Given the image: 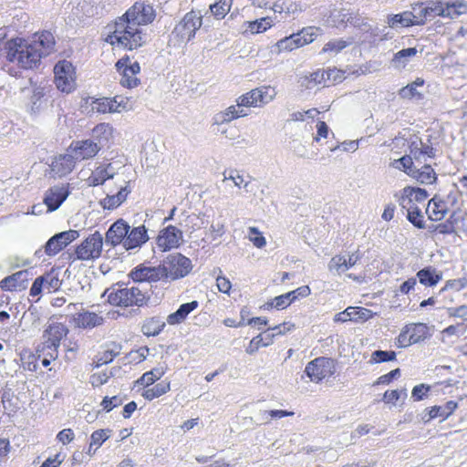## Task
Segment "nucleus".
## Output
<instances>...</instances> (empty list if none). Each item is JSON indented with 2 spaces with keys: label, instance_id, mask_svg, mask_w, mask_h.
<instances>
[{
  "label": "nucleus",
  "instance_id": "30",
  "mask_svg": "<svg viewBox=\"0 0 467 467\" xmlns=\"http://www.w3.org/2000/svg\"><path fill=\"white\" fill-rule=\"evenodd\" d=\"M443 18L453 19L462 15L467 14V2L465 0L442 1Z\"/></svg>",
  "mask_w": 467,
  "mask_h": 467
},
{
  "label": "nucleus",
  "instance_id": "62",
  "mask_svg": "<svg viewBox=\"0 0 467 467\" xmlns=\"http://www.w3.org/2000/svg\"><path fill=\"white\" fill-rule=\"evenodd\" d=\"M262 347H265V345L264 343L263 335L259 334L251 339V341L249 342V344L246 348V352L248 354H254Z\"/></svg>",
  "mask_w": 467,
  "mask_h": 467
},
{
  "label": "nucleus",
  "instance_id": "24",
  "mask_svg": "<svg viewBox=\"0 0 467 467\" xmlns=\"http://www.w3.org/2000/svg\"><path fill=\"white\" fill-rule=\"evenodd\" d=\"M130 230V225L123 220H117L106 233V241L112 246H117L120 244L124 245V241Z\"/></svg>",
  "mask_w": 467,
  "mask_h": 467
},
{
  "label": "nucleus",
  "instance_id": "20",
  "mask_svg": "<svg viewBox=\"0 0 467 467\" xmlns=\"http://www.w3.org/2000/svg\"><path fill=\"white\" fill-rule=\"evenodd\" d=\"M441 0H429L426 2H417L412 5V9L419 13L417 19H419V26H423L430 17L443 16V7Z\"/></svg>",
  "mask_w": 467,
  "mask_h": 467
},
{
  "label": "nucleus",
  "instance_id": "60",
  "mask_svg": "<svg viewBox=\"0 0 467 467\" xmlns=\"http://www.w3.org/2000/svg\"><path fill=\"white\" fill-rule=\"evenodd\" d=\"M401 394L404 396V398L407 397L406 389L401 390L388 389L383 395V400L385 403L395 404L400 400Z\"/></svg>",
  "mask_w": 467,
  "mask_h": 467
},
{
  "label": "nucleus",
  "instance_id": "59",
  "mask_svg": "<svg viewBox=\"0 0 467 467\" xmlns=\"http://www.w3.org/2000/svg\"><path fill=\"white\" fill-rule=\"evenodd\" d=\"M123 403V400L120 396L105 397L100 402V406L103 410L109 412L114 408L120 406Z\"/></svg>",
  "mask_w": 467,
  "mask_h": 467
},
{
  "label": "nucleus",
  "instance_id": "38",
  "mask_svg": "<svg viewBox=\"0 0 467 467\" xmlns=\"http://www.w3.org/2000/svg\"><path fill=\"white\" fill-rule=\"evenodd\" d=\"M419 19H417V14H413L410 11H405L400 14L391 15L388 17V24L390 27H394L400 25L404 27H410L412 26H419Z\"/></svg>",
  "mask_w": 467,
  "mask_h": 467
},
{
  "label": "nucleus",
  "instance_id": "11",
  "mask_svg": "<svg viewBox=\"0 0 467 467\" xmlns=\"http://www.w3.org/2000/svg\"><path fill=\"white\" fill-rule=\"evenodd\" d=\"M116 70L120 75L119 83L127 88H134L140 84L139 74L140 66L139 62H132L130 56L125 55L115 64Z\"/></svg>",
  "mask_w": 467,
  "mask_h": 467
},
{
  "label": "nucleus",
  "instance_id": "53",
  "mask_svg": "<svg viewBox=\"0 0 467 467\" xmlns=\"http://www.w3.org/2000/svg\"><path fill=\"white\" fill-rule=\"evenodd\" d=\"M396 352L393 350L385 351V350H376L372 352L369 363L377 364L383 363L388 361H393L396 359Z\"/></svg>",
  "mask_w": 467,
  "mask_h": 467
},
{
  "label": "nucleus",
  "instance_id": "49",
  "mask_svg": "<svg viewBox=\"0 0 467 467\" xmlns=\"http://www.w3.org/2000/svg\"><path fill=\"white\" fill-rule=\"evenodd\" d=\"M297 36L296 33L291 34L288 36H285L282 39L278 40L276 43V47L279 52H291L297 48H300L299 44H297Z\"/></svg>",
  "mask_w": 467,
  "mask_h": 467
},
{
  "label": "nucleus",
  "instance_id": "56",
  "mask_svg": "<svg viewBox=\"0 0 467 467\" xmlns=\"http://www.w3.org/2000/svg\"><path fill=\"white\" fill-rule=\"evenodd\" d=\"M248 238L253 243V244L257 248H263L266 244L265 238L263 236V234L256 227H249L248 228Z\"/></svg>",
  "mask_w": 467,
  "mask_h": 467
},
{
  "label": "nucleus",
  "instance_id": "35",
  "mask_svg": "<svg viewBox=\"0 0 467 467\" xmlns=\"http://www.w3.org/2000/svg\"><path fill=\"white\" fill-rule=\"evenodd\" d=\"M198 306L199 303L196 300L181 305L175 312L167 317L168 324L171 326L181 324L191 312L198 307Z\"/></svg>",
  "mask_w": 467,
  "mask_h": 467
},
{
  "label": "nucleus",
  "instance_id": "37",
  "mask_svg": "<svg viewBox=\"0 0 467 467\" xmlns=\"http://www.w3.org/2000/svg\"><path fill=\"white\" fill-rule=\"evenodd\" d=\"M458 403L454 400L447 401L443 406H431L428 409V420L436 418L448 419L457 410Z\"/></svg>",
  "mask_w": 467,
  "mask_h": 467
},
{
  "label": "nucleus",
  "instance_id": "32",
  "mask_svg": "<svg viewBox=\"0 0 467 467\" xmlns=\"http://www.w3.org/2000/svg\"><path fill=\"white\" fill-rule=\"evenodd\" d=\"M447 204L444 201L436 197L429 201L426 207V213L431 221H441L447 213Z\"/></svg>",
  "mask_w": 467,
  "mask_h": 467
},
{
  "label": "nucleus",
  "instance_id": "54",
  "mask_svg": "<svg viewBox=\"0 0 467 467\" xmlns=\"http://www.w3.org/2000/svg\"><path fill=\"white\" fill-rule=\"evenodd\" d=\"M422 209L423 208H415L410 210H406L407 212V219L408 221L413 224L415 227L419 229L424 228V217L422 214Z\"/></svg>",
  "mask_w": 467,
  "mask_h": 467
},
{
  "label": "nucleus",
  "instance_id": "21",
  "mask_svg": "<svg viewBox=\"0 0 467 467\" xmlns=\"http://www.w3.org/2000/svg\"><path fill=\"white\" fill-rule=\"evenodd\" d=\"M69 184L56 185L47 190L44 197V203L48 212H54L60 207L69 195Z\"/></svg>",
  "mask_w": 467,
  "mask_h": 467
},
{
  "label": "nucleus",
  "instance_id": "14",
  "mask_svg": "<svg viewBox=\"0 0 467 467\" xmlns=\"http://www.w3.org/2000/svg\"><path fill=\"white\" fill-rule=\"evenodd\" d=\"M103 238L99 232L89 234L75 249L76 259L81 261L94 260L100 256Z\"/></svg>",
  "mask_w": 467,
  "mask_h": 467
},
{
  "label": "nucleus",
  "instance_id": "51",
  "mask_svg": "<svg viewBox=\"0 0 467 467\" xmlns=\"http://www.w3.org/2000/svg\"><path fill=\"white\" fill-rule=\"evenodd\" d=\"M149 351V348L146 346L130 350L126 356L128 363L137 365L143 362L148 357Z\"/></svg>",
  "mask_w": 467,
  "mask_h": 467
},
{
  "label": "nucleus",
  "instance_id": "3",
  "mask_svg": "<svg viewBox=\"0 0 467 467\" xmlns=\"http://www.w3.org/2000/svg\"><path fill=\"white\" fill-rule=\"evenodd\" d=\"M6 59L23 69H33L39 66L43 51L28 39L15 37L5 43Z\"/></svg>",
  "mask_w": 467,
  "mask_h": 467
},
{
  "label": "nucleus",
  "instance_id": "61",
  "mask_svg": "<svg viewBox=\"0 0 467 467\" xmlns=\"http://www.w3.org/2000/svg\"><path fill=\"white\" fill-rule=\"evenodd\" d=\"M109 438L107 431L105 430H98L93 431L90 437V446L99 447L106 441Z\"/></svg>",
  "mask_w": 467,
  "mask_h": 467
},
{
  "label": "nucleus",
  "instance_id": "12",
  "mask_svg": "<svg viewBox=\"0 0 467 467\" xmlns=\"http://www.w3.org/2000/svg\"><path fill=\"white\" fill-rule=\"evenodd\" d=\"M429 336V327L424 323H410L401 329L396 338L398 348H407L425 340Z\"/></svg>",
  "mask_w": 467,
  "mask_h": 467
},
{
  "label": "nucleus",
  "instance_id": "7",
  "mask_svg": "<svg viewBox=\"0 0 467 467\" xmlns=\"http://www.w3.org/2000/svg\"><path fill=\"white\" fill-rule=\"evenodd\" d=\"M163 279L177 280L186 276L192 269V261L185 255L176 253L169 254L161 264Z\"/></svg>",
  "mask_w": 467,
  "mask_h": 467
},
{
  "label": "nucleus",
  "instance_id": "41",
  "mask_svg": "<svg viewBox=\"0 0 467 467\" xmlns=\"http://www.w3.org/2000/svg\"><path fill=\"white\" fill-rule=\"evenodd\" d=\"M297 36V44L300 47L313 43L317 36L323 34V30L318 26H306L296 33Z\"/></svg>",
  "mask_w": 467,
  "mask_h": 467
},
{
  "label": "nucleus",
  "instance_id": "8",
  "mask_svg": "<svg viewBox=\"0 0 467 467\" xmlns=\"http://www.w3.org/2000/svg\"><path fill=\"white\" fill-rule=\"evenodd\" d=\"M54 83L57 88L69 94L77 88L76 67L70 61L59 60L54 67Z\"/></svg>",
  "mask_w": 467,
  "mask_h": 467
},
{
  "label": "nucleus",
  "instance_id": "64",
  "mask_svg": "<svg viewBox=\"0 0 467 467\" xmlns=\"http://www.w3.org/2000/svg\"><path fill=\"white\" fill-rule=\"evenodd\" d=\"M74 438L75 433L70 428L60 431L57 435V440L64 445L70 443Z\"/></svg>",
  "mask_w": 467,
  "mask_h": 467
},
{
  "label": "nucleus",
  "instance_id": "48",
  "mask_svg": "<svg viewBox=\"0 0 467 467\" xmlns=\"http://www.w3.org/2000/svg\"><path fill=\"white\" fill-rule=\"evenodd\" d=\"M39 356H36L31 349L26 348L23 349L20 353V360L22 362L23 368L29 371H36L37 369V360Z\"/></svg>",
  "mask_w": 467,
  "mask_h": 467
},
{
  "label": "nucleus",
  "instance_id": "40",
  "mask_svg": "<svg viewBox=\"0 0 467 467\" xmlns=\"http://www.w3.org/2000/svg\"><path fill=\"white\" fill-rule=\"evenodd\" d=\"M171 390V382L169 380H162L160 383L152 385L147 389H143L141 396L146 400H153L158 399Z\"/></svg>",
  "mask_w": 467,
  "mask_h": 467
},
{
  "label": "nucleus",
  "instance_id": "33",
  "mask_svg": "<svg viewBox=\"0 0 467 467\" xmlns=\"http://www.w3.org/2000/svg\"><path fill=\"white\" fill-rule=\"evenodd\" d=\"M130 193V189L129 188L128 185L121 187L116 194L107 195L105 198H103L100 201V205L103 209L114 210L126 201Z\"/></svg>",
  "mask_w": 467,
  "mask_h": 467
},
{
  "label": "nucleus",
  "instance_id": "45",
  "mask_svg": "<svg viewBox=\"0 0 467 467\" xmlns=\"http://www.w3.org/2000/svg\"><path fill=\"white\" fill-rule=\"evenodd\" d=\"M346 314H351L348 319L355 323H363L373 317L374 313L368 308L362 306H348Z\"/></svg>",
  "mask_w": 467,
  "mask_h": 467
},
{
  "label": "nucleus",
  "instance_id": "25",
  "mask_svg": "<svg viewBox=\"0 0 467 467\" xmlns=\"http://www.w3.org/2000/svg\"><path fill=\"white\" fill-rule=\"evenodd\" d=\"M28 283V272L21 270L5 277L0 282V287L5 291L25 290Z\"/></svg>",
  "mask_w": 467,
  "mask_h": 467
},
{
  "label": "nucleus",
  "instance_id": "15",
  "mask_svg": "<svg viewBox=\"0 0 467 467\" xmlns=\"http://www.w3.org/2000/svg\"><path fill=\"white\" fill-rule=\"evenodd\" d=\"M182 241V232L174 225H168L160 230L155 240L157 248L162 253L179 248Z\"/></svg>",
  "mask_w": 467,
  "mask_h": 467
},
{
  "label": "nucleus",
  "instance_id": "29",
  "mask_svg": "<svg viewBox=\"0 0 467 467\" xmlns=\"http://www.w3.org/2000/svg\"><path fill=\"white\" fill-rule=\"evenodd\" d=\"M77 162L78 161L73 157V154L67 150V153L60 154L56 158L53 162V170L59 176H65L74 170Z\"/></svg>",
  "mask_w": 467,
  "mask_h": 467
},
{
  "label": "nucleus",
  "instance_id": "26",
  "mask_svg": "<svg viewBox=\"0 0 467 467\" xmlns=\"http://www.w3.org/2000/svg\"><path fill=\"white\" fill-rule=\"evenodd\" d=\"M149 240L148 230L145 225L130 228L127 237L124 241V248L126 250H132L140 247Z\"/></svg>",
  "mask_w": 467,
  "mask_h": 467
},
{
  "label": "nucleus",
  "instance_id": "52",
  "mask_svg": "<svg viewBox=\"0 0 467 467\" xmlns=\"http://www.w3.org/2000/svg\"><path fill=\"white\" fill-rule=\"evenodd\" d=\"M120 347L115 343L108 346L102 352L99 353L98 362L99 364H108L111 362L119 354Z\"/></svg>",
  "mask_w": 467,
  "mask_h": 467
},
{
  "label": "nucleus",
  "instance_id": "58",
  "mask_svg": "<svg viewBox=\"0 0 467 467\" xmlns=\"http://www.w3.org/2000/svg\"><path fill=\"white\" fill-rule=\"evenodd\" d=\"M348 46V42L343 39H336L328 41L322 48L323 53H338Z\"/></svg>",
  "mask_w": 467,
  "mask_h": 467
},
{
  "label": "nucleus",
  "instance_id": "50",
  "mask_svg": "<svg viewBox=\"0 0 467 467\" xmlns=\"http://www.w3.org/2000/svg\"><path fill=\"white\" fill-rule=\"evenodd\" d=\"M231 0H219L210 5V10L216 19H223L230 12Z\"/></svg>",
  "mask_w": 467,
  "mask_h": 467
},
{
  "label": "nucleus",
  "instance_id": "27",
  "mask_svg": "<svg viewBox=\"0 0 467 467\" xmlns=\"http://www.w3.org/2000/svg\"><path fill=\"white\" fill-rule=\"evenodd\" d=\"M73 320L77 327L83 329L94 328L101 326L104 322L103 317L89 311L77 313Z\"/></svg>",
  "mask_w": 467,
  "mask_h": 467
},
{
  "label": "nucleus",
  "instance_id": "16",
  "mask_svg": "<svg viewBox=\"0 0 467 467\" xmlns=\"http://www.w3.org/2000/svg\"><path fill=\"white\" fill-rule=\"evenodd\" d=\"M428 198V192L426 190L406 186L402 189L400 195L398 199L399 204L402 210H410L417 208H423L425 202Z\"/></svg>",
  "mask_w": 467,
  "mask_h": 467
},
{
  "label": "nucleus",
  "instance_id": "18",
  "mask_svg": "<svg viewBox=\"0 0 467 467\" xmlns=\"http://www.w3.org/2000/svg\"><path fill=\"white\" fill-rule=\"evenodd\" d=\"M101 146L95 142L93 140H73L68 148L67 151L73 154V157L78 162L89 161L94 159L101 150Z\"/></svg>",
  "mask_w": 467,
  "mask_h": 467
},
{
  "label": "nucleus",
  "instance_id": "9",
  "mask_svg": "<svg viewBox=\"0 0 467 467\" xmlns=\"http://www.w3.org/2000/svg\"><path fill=\"white\" fill-rule=\"evenodd\" d=\"M108 302L120 307L140 306L146 302V296L138 287H124L109 291Z\"/></svg>",
  "mask_w": 467,
  "mask_h": 467
},
{
  "label": "nucleus",
  "instance_id": "2",
  "mask_svg": "<svg viewBox=\"0 0 467 467\" xmlns=\"http://www.w3.org/2000/svg\"><path fill=\"white\" fill-rule=\"evenodd\" d=\"M111 46L119 45L127 50H134L145 43V34L139 26L123 16L118 17L105 38Z\"/></svg>",
  "mask_w": 467,
  "mask_h": 467
},
{
  "label": "nucleus",
  "instance_id": "57",
  "mask_svg": "<svg viewBox=\"0 0 467 467\" xmlns=\"http://www.w3.org/2000/svg\"><path fill=\"white\" fill-rule=\"evenodd\" d=\"M431 387L427 384H419L413 387L411 398L414 401H420L429 396Z\"/></svg>",
  "mask_w": 467,
  "mask_h": 467
},
{
  "label": "nucleus",
  "instance_id": "43",
  "mask_svg": "<svg viewBox=\"0 0 467 467\" xmlns=\"http://www.w3.org/2000/svg\"><path fill=\"white\" fill-rule=\"evenodd\" d=\"M93 140L101 146L108 142L113 135V129L109 123H99L92 129Z\"/></svg>",
  "mask_w": 467,
  "mask_h": 467
},
{
  "label": "nucleus",
  "instance_id": "19",
  "mask_svg": "<svg viewBox=\"0 0 467 467\" xmlns=\"http://www.w3.org/2000/svg\"><path fill=\"white\" fill-rule=\"evenodd\" d=\"M62 281L59 279L57 274L54 271L46 273L35 279L29 291L32 297H37L41 295L43 290L47 293H54L59 290Z\"/></svg>",
  "mask_w": 467,
  "mask_h": 467
},
{
  "label": "nucleus",
  "instance_id": "6",
  "mask_svg": "<svg viewBox=\"0 0 467 467\" xmlns=\"http://www.w3.org/2000/svg\"><path fill=\"white\" fill-rule=\"evenodd\" d=\"M68 334L69 328L65 323L52 318L48 321L43 331L42 338L44 348L51 350L47 354L51 359L57 358L58 348Z\"/></svg>",
  "mask_w": 467,
  "mask_h": 467
},
{
  "label": "nucleus",
  "instance_id": "39",
  "mask_svg": "<svg viewBox=\"0 0 467 467\" xmlns=\"http://www.w3.org/2000/svg\"><path fill=\"white\" fill-rule=\"evenodd\" d=\"M416 276L421 285L429 287L435 286L442 278L441 274L437 273V271L431 266L418 271Z\"/></svg>",
  "mask_w": 467,
  "mask_h": 467
},
{
  "label": "nucleus",
  "instance_id": "1",
  "mask_svg": "<svg viewBox=\"0 0 467 467\" xmlns=\"http://www.w3.org/2000/svg\"><path fill=\"white\" fill-rule=\"evenodd\" d=\"M275 88L269 85L252 88L236 99V104L231 105L217 114V123H229L239 118L247 117V109H260L270 103L276 97Z\"/></svg>",
  "mask_w": 467,
  "mask_h": 467
},
{
  "label": "nucleus",
  "instance_id": "44",
  "mask_svg": "<svg viewBox=\"0 0 467 467\" xmlns=\"http://www.w3.org/2000/svg\"><path fill=\"white\" fill-rule=\"evenodd\" d=\"M36 40L31 41L32 44H36L37 48L43 51V56L48 54L55 46V38L49 31H42L35 35Z\"/></svg>",
  "mask_w": 467,
  "mask_h": 467
},
{
  "label": "nucleus",
  "instance_id": "4",
  "mask_svg": "<svg viewBox=\"0 0 467 467\" xmlns=\"http://www.w3.org/2000/svg\"><path fill=\"white\" fill-rule=\"evenodd\" d=\"M390 165L395 169L402 171L409 177L420 184L431 185L436 183L438 180L437 173L431 165L424 164L418 168L415 166L414 161H411V157L408 155L394 160Z\"/></svg>",
  "mask_w": 467,
  "mask_h": 467
},
{
  "label": "nucleus",
  "instance_id": "5",
  "mask_svg": "<svg viewBox=\"0 0 467 467\" xmlns=\"http://www.w3.org/2000/svg\"><path fill=\"white\" fill-rule=\"evenodd\" d=\"M337 365V361L333 358L317 357L306 364L305 373L311 382L320 384L336 376Z\"/></svg>",
  "mask_w": 467,
  "mask_h": 467
},
{
  "label": "nucleus",
  "instance_id": "28",
  "mask_svg": "<svg viewBox=\"0 0 467 467\" xmlns=\"http://www.w3.org/2000/svg\"><path fill=\"white\" fill-rule=\"evenodd\" d=\"M361 258L358 252L353 253L347 259L342 254L333 256L329 262V270H336L337 272H345L353 267Z\"/></svg>",
  "mask_w": 467,
  "mask_h": 467
},
{
  "label": "nucleus",
  "instance_id": "31",
  "mask_svg": "<svg viewBox=\"0 0 467 467\" xmlns=\"http://www.w3.org/2000/svg\"><path fill=\"white\" fill-rule=\"evenodd\" d=\"M110 164L99 165L96 167L87 179L88 186L96 187L102 185L106 181L113 178V173L109 171Z\"/></svg>",
  "mask_w": 467,
  "mask_h": 467
},
{
  "label": "nucleus",
  "instance_id": "55",
  "mask_svg": "<svg viewBox=\"0 0 467 467\" xmlns=\"http://www.w3.org/2000/svg\"><path fill=\"white\" fill-rule=\"evenodd\" d=\"M271 26V19L269 17H263L259 20L249 22L248 29L253 34H258L265 32Z\"/></svg>",
  "mask_w": 467,
  "mask_h": 467
},
{
  "label": "nucleus",
  "instance_id": "13",
  "mask_svg": "<svg viewBox=\"0 0 467 467\" xmlns=\"http://www.w3.org/2000/svg\"><path fill=\"white\" fill-rule=\"evenodd\" d=\"M345 78V70L337 68L336 67H327V69L318 68L306 77L307 88H312L315 85L329 87L331 85L341 83Z\"/></svg>",
  "mask_w": 467,
  "mask_h": 467
},
{
  "label": "nucleus",
  "instance_id": "10",
  "mask_svg": "<svg viewBox=\"0 0 467 467\" xmlns=\"http://www.w3.org/2000/svg\"><path fill=\"white\" fill-rule=\"evenodd\" d=\"M202 25V17L195 11L186 13L172 30V36L180 42L192 40Z\"/></svg>",
  "mask_w": 467,
  "mask_h": 467
},
{
  "label": "nucleus",
  "instance_id": "34",
  "mask_svg": "<svg viewBox=\"0 0 467 467\" xmlns=\"http://www.w3.org/2000/svg\"><path fill=\"white\" fill-rule=\"evenodd\" d=\"M198 306L199 303L196 300L181 305L175 312L167 317L168 324L171 326L181 324L191 312L198 307Z\"/></svg>",
  "mask_w": 467,
  "mask_h": 467
},
{
  "label": "nucleus",
  "instance_id": "46",
  "mask_svg": "<svg viewBox=\"0 0 467 467\" xmlns=\"http://www.w3.org/2000/svg\"><path fill=\"white\" fill-rule=\"evenodd\" d=\"M424 85V80L420 78H417L413 82L408 84L400 89L399 95L402 99H411L413 98L421 99L422 95L419 93L416 88Z\"/></svg>",
  "mask_w": 467,
  "mask_h": 467
},
{
  "label": "nucleus",
  "instance_id": "17",
  "mask_svg": "<svg viewBox=\"0 0 467 467\" xmlns=\"http://www.w3.org/2000/svg\"><path fill=\"white\" fill-rule=\"evenodd\" d=\"M123 16L140 27L151 24L156 17V13L152 5L145 2H136Z\"/></svg>",
  "mask_w": 467,
  "mask_h": 467
},
{
  "label": "nucleus",
  "instance_id": "47",
  "mask_svg": "<svg viewBox=\"0 0 467 467\" xmlns=\"http://www.w3.org/2000/svg\"><path fill=\"white\" fill-rule=\"evenodd\" d=\"M291 293H285L280 296H275L272 300L265 303V307L266 309H285L288 307L294 301L295 297H291Z\"/></svg>",
  "mask_w": 467,
  "mask_h": 467
},
{
  "label": "nucleus",
  "instance_id": "36",
  "mask_svg": "<svg viewBox=\"0 0 467 467\" xmlns=\"http://www.w3.org/2000/svg\"><path fill=\"white\" fill-rule=\"evenodd\" d=\"M198 306L199 303L196 300L181 305L175 312L167 317L168 324L171 326L181 324L191 312L198 307Z\"/></svg>",
  "mask_w": 467,
  "mask_h": 467
},
{
  "label": "nucleus",
  "instance_id": "63",
  "mask_svg": "<svg viewBox=\"0 0 467 467\" xmlns=\"http://www.w3.org/2000/svg\"><path fill=\"white\" fill-rule=\"evenodd\" d=\"M109 377L107 373L104 372H97L93 373L89 378V382L93 388H98L107 383Z\"/></svg>",
  "mask_w": 467,
  "mask_h": 467
},
{
  "label": "nucleus",
  "instance_id": "23",
  "mask_svg": "<svg viewBox=\"0 0 467 467\" xmlns=\"http://www.w3.org/2000/svg\"><path fill=\"white\" fill-rule=\"evenodd\" d=\"M76 234V231H67L55 234L45 245L46 254L49 256L56 255L75 239Z\"/></svg>",
  "mask_w": 467,
  "mask_h": 467
},
{
  "label": "nucleus",
  "instance_id": "42",
  "mask_svg": "<svg viewBox=\"0 0 467 467\" xmlns=\"http://www.w3.org/2000/svg\"><path fill=\"white\" fill-rule=\"evenodd\" d=\"M165 322L159 317L147 318L141 327L142 333L147 337L159 335L164 328Z\"/></svg>",
  "mask_w": 467,
  "mask_h": 467
},
{
  "label": "nucleus",
  "instance_id": "22",
  "mask_svg": "<svg viewBox=\"0 0 467 467\" xmlns=\"http://www.w3.org/2000/svg\"><path fill=\"white\" fill-rule=\"evenodd\" d=\"M129 276L138 283H151L163 279L161 265L159 266H148L145 264H140L130 271Z\"/></svg>",
  "mask_w": 467,
  "mask_h": 467
}]
</instances>
